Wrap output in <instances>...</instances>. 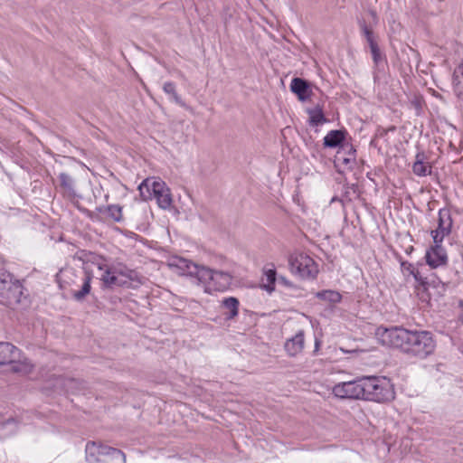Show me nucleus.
Segmentation results:
<instances>
[{"label":"nucleus","instance_id":"obj_11","mask_svg":"<svg viewBox=\"0 0 463 463\" xmlns=\"http://www.w3.org/2000/svg\"><path fill=\"white\" fill-rule=\"evenodd\" d=\"M447 259L446 250L441 246V243H434V246L426 253V261L431 268L446 264Z\"/></svg>","mask_w":463,"mask_h":463},{"label":"nucleus","instance_id":"obj_16","mask_svg":"<svg viewBox=\"0 0 463 463\" xmlns=\"http://www.w3.org/2000/svg\"><path fill=\"white\" fill-rule=\"evenodd\" d=\"M431 165L428 162L427 156L423 152L418 153L415 161L412 164V172L418 176H426L431 174Z\"/></svg>","mask_w":463,"mask_h":463},{"label":"nucleus","instance_id":"obj_7","mask_svg":"<svg viewBox=\"0 0 463 463\" xmlns=\"http://www.w3.org/2000/svg\"><path fill=\"white\" fill-rule=\"evenodd\" d=\"M0 295L5 299L7 305L20 302L22 286L18 281H14L10 273L0 272Z\"/></svg>","mask_w":463,"mask_h":463},{"label":"nucleus","instance_id":"obj_15","mask_svg":"<svg viewBox=\"0 0 463 463\" xmlns=\"http://www.w3.org/2000/svg\"><path fill=\"white\" fill-rule=\"evenodd\" d=\"M20 351L8 342H0V364L14 363L19 359Z\"/></svg>","mask_w":463,"mask_h":463},{"label":"nucleus","instance_id":"obj_33","mask_svg":"<svg viewBox=\"0 0 463 463\" xmlns=\"http://www.w3.org/2000/svg\"><path fill=\"white\" fill-rule=\"evenodd\" d=\"M137 209L138 211H143L144 213L146 212V205L144 203H137Z\"/></svg>","mask_w":463,"mask_h":463},{"label":"nucleus","instance_id":"obj_25","mask_svg":"<svg viewBox=\"0 0 463 463\" xmlns=\"http://www.w3.org/2000/svg\"><path fill=\"white\" fill-rule=\"evenodd\" d=\"M316 297L328 303L335 304L341 301L342 296L335 290H322L316 294Z\"/></svg>","mask_w":463,"mask_h":463},{"label":"nucleus","instance_id":"obj_20","mask_svg":"<svg viewBox=\"0 0 463 463\" xmlns=\"http://www.w3.org/2000/svg\"><path fill=\"white\" fill-rule=\"evenodd\" d=\"M345 139V131L342 130H331L324 137V146L326 147H336Z\"/></svg>","mask_w":463,"mask_h":463},{"label":"nucleus","instance_id":"obj_13","mask_svg":"<svg viewBox=\"0 0 463 463\" xmlns=\"http://www.w3.org/2000/svg\"><path fill=\"white\" fill-rule=\"evenodd\" d=\"M305 345L304 331L299 330L293 337L288 339L284 345L285 351L289 356L300 354Z\"/></svg>","mask_w":463,"mask_h":463},{"label":"nucleus","instance_id":"obj_26","mask_svg":"<svg viewBox=\"0 0 463 463\" xmlns=\"http://www.w3.org/2000/svg\"><path fill=\"white\" fill-rule=\"evenodd\" d=\"M276 270L275 269H268L265 271L267 284L263 285V288L268 292H272L274 290V284L276 282Z\"/></svg>","mask_w":463,"mask_h":463},{"label":"nucleus","instance_id":"obj_29","mask_svg":"<svg viewBox=\"0 0 463 463\" xmlns=\"http://www.w3.org/2000/svg\"><path fill=\"white\" fill-rule=\"evenodd\" d=\"M163 90L166 93V94H169L173 97V99L178 103V104H182V100H181V98L180 96L177 94L176 92V90H175V85L173 83V82H165L163 86Z\"/></svg>","mask_w":463,"mask_h":463},{"label":"nucleus","instance_id":"obj_24","mask_svg":"<svg viewBox=\"0 0 463 463\" xmlns=\"http://www.w3.org/2000/svg\"><path fill=\"white\" fill-rule=\"evenodd\" d=\"M307 112L309 115V124L311 126L317 127L326 122L323 109L319 105L316 106L314 109H308Z\"/></svg>","mask_w":463,"mask_h":463},{"label":"nucleus","instance_id":"obj_2","mask_svg":"<svg viewBox=\"0 0 463 463\" xmlns=\"http://www.w3.org/2000/svg\"><path fill=\"white\" fill-rule=\"evenodd\" d=\"M363 398L377 402H390L394 399V392L389 381L376 376L362 377Z\"/></svg>","mask_w":463,"mask_h":463},{"label":"nucleus","instance_id":"obj_4","mask_svg":"<svg viewBox=\"0 0 463 463\" xmlns=\"http://www.w3.org/2000/svg\"><path fill=\"white\" fill-rule=\"evenodd\" d=\"M138 190L144 201L150 199L153 194L161 209H170L173 203L172 194L170 189L162 180H151L147 178L139 184Z\"/></svg>","mask_w":463,"mask_h":463},{"label":"nucleus","instance_id":"obj_34","mask_svg":"<svg viewBox=\"0 0 463 463\" xmlns=\"http://www.w3.org/2000/svg\"><path fill=\"white\" fill-rule=\"evenodd\" d=\"M354 151H352V150H351V151H350V153H349L350 157H347V158H345V159H344V163H345V164H348L350 161L354 160Z\"/></svg>","mask_w":463,"mask_h":463},{"label":"nucleus","instance_id":"obj_31","mask_svg":"<svg viewBox=\"0 0 463 463\" xmlns=\"http://www.w3.org/2000/svg\"><path fill=\"white\" fill-rule=\"evenodd\" d=\"M411 275H412L414 277V279L417 281L420 282L422 285L425 284V282L423 281L422 278L420 277V272H419L418 269H414V272L411 273Z\"/></svg>","mask_w":463,"mask_h":463},{"label":"nucleus","instance_id":"obj_30","mask_svg":"<svg viewBox=\"0 0 463 463\" xmlns=\"http://www.w3.org/2000/svg\"><path fill=\"white\" fill-rule=\"evenodd\" d=\"M401 267L402 271H408L410 274L414 272L415 268L407 261H402Z\"/></svg>","mask_w":463,"mask_h":463},{"label":"nucleus","instance_id":"obj_32","mask_svg":"<svg viewBox=\"0 0 463 463\" xmlns=\"http://www.w3.org/2000/svg\"><path fill=\"white\" fill-rule=\"evenodd\" d=\"M278 280H279V283L283 284L286 287H292L293 286L292 283L288 279H287L285 277H283V276L279 277L278 279Z\"/></svg>","mask_w":463,"mask_h":463},{"label":"nucleus","instance_id":"obj_19","mask_svg":"<svg viewBox=\"0 0 463 463\" xmlns=\"http://www.w3.org/2000/svg\"><path fill=\"white\" fill-rule=\"evenodd\" d=\"M112 267L115 269L114 273H117L119 278H123V279L127 280V286H124L125 288H129L131 282L138 281V274L136 270L130 269L121 264Z\"/></svg>","mask_w":463,"mask_h":463},{"label":"nucleus","instance_id":"obj_18","mask_svg":"<svg viewBox=\"0 0 463 463\" xmlns=\"http://www.w3.org/2000/svg\"><path fill=\"white\" fill-rule=\"evenodd\" d=\"M60 186L65 196L74 197L76 195L75 181L71 175L67 173H61L59 175Z\"/></svg>","mask_w":463,"mask_h":463},{"label":"nucleus","instance_id":"obj_6","mask_svg":"<svg viewBox=\"0 0 463 463\" xmlns=\"http://www.w3.org/2000/svg\"><path fill=\"white\" fill-rule=\"evenodd\" d=\"M288 264L291 272L300 279H314L318 272L314 260L304 253L290 255Z\"/></svg>","mask_w":463,"mask_h":463},{"label":"nucleus","instance_id":"obj_1","mask_svg":"<svg viewBox=\"0 0 463 463\" xmlns=\"http://www.w3.org/2000/svg\"><path fill=\"white\" fill-rule=\"evenodd\" d=\"M382 345L425 358L435 349V341L428 331H411L403 327L378 328L376 332Z\"/></svg>","mask_w":463,"mask_h":463},{"label":"nucleus","instance_id":"obj_27","mask_svg":"<svg viewBox=\"0 0 463 463\" xmlns=\"http://www.w3.org/2000/svg\"><path fill=\"white\" fill-rule=\"evenodd\" d=\"M461 76L457 75V71L454 74L453 84L454 91L456 95L463 99V69H459Z\"/></svg>","mask_w":463,"mask_h":463},{"label":"nucleus","instance_id":"obj_23","mask_svg":"<svg viewBox=\"0 0 463 463\" xmlns=\"http://www.w3.org/2000/svg\"><path fill=\"white\" fill-rule=\"evenodd\" d=\"M239 305V300L234 297L226 298L222 300V307L229 310V313L225 314L227 319H233L238 316Z\"/></svg>","mask_w":463,"mask_h":463},{"label":"nucleus","instance_id":"obj_3","mask_svg":"<svg viewBox=\"0 0 463 463\" xmlns=\"http://www.w3.org/2000/svg\"><path fill=\"white\" fill-rule=\"evenodd\" d=\"M85 451L89 463H126V456L121 450L100 442L89 441Z\"/></svg>","mask_w":463,"mask_h":463},{"label":"nucleus","instance_id":"obj_17","mask_svg":"<svg viewBox=\"0 0 463 463\" xmlns=\"http://www.w3.org/2000/svg\"><path fill=\"white\" fill-rule=\"evenodd\" d=\"M114 271L115 269L112 266L106 268L100 279L104 286L107 288L127 286V280L123 279V278H119Z\"/></svg>","mask_w":463,"mask_h":463},{"label":"nucleus","instance_id":"obj_12","mask_svg":"<svg viewBox=\"0 0 463 463\" xmlns=\"http://www.w3.org/2000/svg\"><path fill=\"white\" fill-rule=\"evenodd\" d=\"M361 29L369 44L373 61L374 64L378 66L380 62L383 61V55L382 54L380 48L374 39L373 33L364 23L361 24Z\"/></svg>","mask_w":463,"mask_h":463},{"label":"nucleus","instance_id":"obj_28","mask_svg":"<svg viewBox=\"0 0 463 463\" xmlns=\"http://www.w3.org/2000/svg\"><path fill=\"white\" fill-rule=\"evenodd\" d=\"M12 365V371L14 373H24L27 374L32 371V365L28 362H22V363H11Z\"/></svg>","mask_w":463,"mask_h":463},{"label":"nucleus","instance_id":"obj_10","mask_svg":"<svg viewBox=\"0 0 463 463\" xmlns=\"http://www.w3.org/2000/svg\"><path fill=\"white\" fill-rule=\"evenodd\" d=\"M171 266L177 268L182 275H189L196 277L198 281L201 278V271L203 266L197 264L184 258H175L172 260Z\"/></svg>","mask_w":463,"mask_h":463},{"label":"nucleus","instance_id":"obj_9","mask_svg":"<svg viewBox=\"0 0 463 463\" xmlns=\"http://www.w3.org/2000/svg\"><path fill=\"white\" fill-rule=\"evenodd\" d=\"M452 219L448 209H441L439 212L438 227L431 232L434 243H441L444 237L451 232Z\"/></svg>","mask_w":463,"mask_h":463},{"label":"nucleus","instance_id":"obj_8","mask_svg":"<svg viewBox=\"0 0 463 463\" xmlns=\"http://www.w3.org/2000/svg\"><path fill=\"white\" fill-rule=\"evenodd\" d=\"M362 378L353 381L343 382L335 384L333 389V394L340 399H362Z\"/></svg>","mask_w":463,"mask_h":463},{"label":"nucleus","instance_id":"obj_14","mask_svg":"<svg viewBox=\"0 0 463 463\" xmlns=\"http://www.w3.org/2000/svg\"><path fill=\"white\" fill-rule=\"evenodd\" d=\"M290 90L301 101L308 99L312 92L308 81L301 78H294L291 80Z\"/></svg>","mask_w":463,"mask_h":463},{"label":"nucleus","instance_id":"obj_22","mask_svg":"<svg viewBox=\"0 0 463 463\" xmlns=\"http://www.w3.org/2000/svg\"><path fill=\"white\" fill-rule=\"evenodd\" d=\"M99 213L107 214L111 220L120 222L122 220V208L118 204L101 206L97 208Z\"/></svg>","mask_w":463,"mask_h":463},{"label":"nucleus","instance_id":"obj_5","mask_svg":"<svg viewBox=\"0 0 463 463\" xmlns=\"http://www.w3.org/2000/svg\"><path fill=\"white\" fill-rule=\"evenodd\" d=\"M232 281V276L224 271L211 269L203 267L199 282L205 285V291H223L227 289Z\"/></svg>","mask_w":463,"mask_h":463},{"label":"nucleus","instance_id":"obj_21","mask_svg":"<svg viewBox=\"0 0 463 463\" xmlns=\"http://www.w3.org/2000/svg\"><path fill=\"white\" fill-rule=\"evenodd\" d=\"M91 279H92V275L91 273L88 272V271H85V276L83 278V282H82V286H81V288L80 290H75L73 291L72 293V297L74 298V299H76L77 301H81L85 298V297L90 293V282H91Z\"/></svg>","mask_w":463,"mask_h":463}]
</instances>
